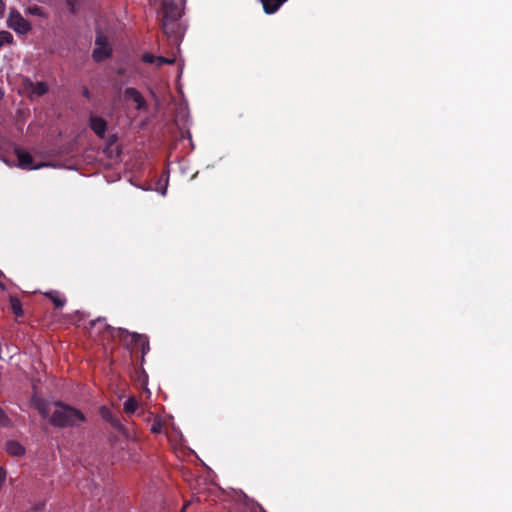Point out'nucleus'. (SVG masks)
Here are the masks:
<instances>
[{
    "label": "nucleus",
    "mask_w": 512,
    "mask_h": 512,
    "mask_svg": "<svg viewBox=\"0 0 512 512\" xmlns=\"http://www.w3.org/2000/svg\"><path fill=\"white\" fill-rule=\"evenodd\" d=\"M32 406L39 412L43 418L49 417V422L57 428L76 427L86 421L85 415L75 407L65 404L62 401L51 404L44 399L34 398Z\"/></svg>",
    "instance_id": "f257e3e1"
},
{
    "label": "nucleus",
    "mask_w": 512,
    "mask_h": 512,
    "mask_svg": "<svg viewBox=\"0 0 512 512\" xmlns=\"http://www.w3.org/2000/svg\"><path fill=\"white\" fill-rule=\"evenodd\" d=\"M184 4L185 0H162L158 15L161 29L168 38L178 39L180 36L179 20Z\"/></svg>",
    "instance_id": "f03ea898"
},
{
    "label": "nucleus",
    "mask_w": 512,
    "mask_h": 512,
    "mask_svg": "<svg viewBox=\"0 0 512 512\" xmlns=\"http://www.w3.org/2000/svg\"><path fill=\"white\" fill-rule=\"evenodd\" d=\"M91 330H95L100 334H103V338H114L119 337L121 340H125L129 335V331L124 328H114L105 322V319L98 318L89 323Z\"/></svg>",
    "instance_id": "7ed1b4c3"
},
{
    "label": "nucleus",
    "mask_w": 512,
    "mask_h": 512,
    "mask_svg": "<svg viewBox=\"0 0 512 512\" xmlns=\"http://www.w3.org/2000/svg\"><path fill=\"white\" fill-rule=\"evenodd\" d=\"M7 26L17 34L21 35L27 34L32 29L29 21H27L15 8L10 9L9 16L7 18Z\"/></svg>",
    "instance_id": "20e7f679"
},
{
    "label": "nucleus",
    "mask_w": 512,
    "mask_h": 512,
    "mask_svg": "<svg viewBox=\"0 0 512 512\" xmlns=\"http://www.w3.org/2000/svg\"><path fill=\"white\" fill-rule=\"evenodd\" d=\"M95 45L92 57L96 62H102L112 55V48L108 43V39L101 32H98L95 39Z\"/></svg>",
    "instance_id": "39448f33"
},
{
    "label": "nucleus",
    "mask_w": 512,
    "mask_h": 512,
    "mask_svg": "<svg viewBox=\"0 0 512 512\" xmlns=\"http://www.w3.org/2000/svg\"><path fill=\"white\" fill-rule=\"evenodd\" d=\"M23 87L29 93L30 98L34 96L41 97L49 91V86L46 82L40 81L34 83L29 78H24Z\"/></svg>",
    "instance_id": "423d86ee"
},
{
    "label": "nucleus",
    "mask_w": 512,
    "mask_h": 512,
    "mask_svg": "<svg viewBox=\"0 0 512 512\" xmlns=\"http://www.w3.org/2000/svg\"><path fill=\"white\" fill-rule=\"evenodd\" d=\"M15 154L18 159V166L21 169L34 170L47 166L46 163L34 165V158L32 157V155L29 152H26L20 148L15 149Z\"/></svg>",
    "instance_id": "0eeeda50"
},
{
    "label": "nucleus",
    "mask_w": 512,
    "mask_h": 512,
    "mask_svg": "<svg viewBox=\"0 0 512 512\" xmlns=\"http://www.w3.org/2000/svg\"><path fill=\"white\" fill-rule=\"evenodd\" d=\"M127 337L131 338L130 345L132 349H137L141 351L142 358L147 354L150 350L149 339L144 334H139L136 332H129Z\"/></svg>",
    "instance_id": "6e6552de"
},
{
    "label": "nucleus",
    "mask_w": 512,
    "mask_h": 512,
    "mask_svg": "<svg viewBox=\"0 0 512 512\" xmlns=\"http://www.w3.org/2000/svg\"><path fill=\"white\" fill-rule=\"evenodd\" d=\"M99 413L102 419L108 422L114 429L122 433L125 432V428L121 424L119 417L115 415L110 408L103 406L100 408Z\"/></svg>",
    "instance_id": "1a4fd4ad"
},
{
    "label": "nucleus",
    "mask_w": 512,
    "mask_h": 512,
    "mask_svg": "<svg viewBox=\"0 0 512 512\" xmlns=\"http://www.w3.org/2000/svg\"><path fill=\"white\" fill-rule=\"evenodd\" d=\"M89 127L99 138H104L107 131V121L99 116H91Z\"/></svg>",
    "instance_id": "9d476101"
},
{
    "label": "nucleus",
    "mask_w": 512,
    "mask_h": 512,
    "mask_svg": "<svg viewBox=\"0 0 512 512\" xmlns=\"http://www.w3.org/2000/svg\"><path fill=\"white\" fill-rule=\"evenodd\" d=\"M5 451L12 457H22L26 453L25 447L16 440H8L5 443Z\"/></svg>",
    "instance_id": "9b49d317"
},
{
    "label": "nucleus",
    "mask_w": 512,
    "mask_h": 512,
    "mask_svg": "<svg viewBox=\"0 0 512 512\" xmlns=\"http://www.w3.org/2000/svg\"><path fill=\"white\" fill-rule=\"evenodd\" d=\"M125 96L132 99L137 104L138 109H142L146 105L144 97L136 88H126Z\"/></svg>",
    "instance_id": "f8f14e48"
},
{
    "label": "nucleus",
    "mask_w": 512,
    "mask_h": 512,
    "mask_svg": "<svg viewBox=\"0 0 512 512\" xmlns=\"http://www.w3.org/2000/svg\"><path fill=\"white\" fill-rule=\"evenodd\" d=\"M44 296L51 300L55 306V308H62L65 303L66 299L61 296V294L58 291L52 290L44 293Z\"/></svg>",
    "instance_id": "ddd939ff"
},
{
    "label": "nucleus",
    "mask_w": 512,
    "mask_h": 512,
    "mask_svg": "<svg viewBox=\"0 0 512 512\" xmlns=\"http://www.w3.org/2000/svg\"><path fill=\"white\" fill-rule=\"evenodd\" d=\"M10 308L16 317H22L24 315V311L22 308V304L20 300L15 296H10Z\"/></svg>",
    "instance_id": "4468645a"
},
{
    "label": "nucleus",
    "mask_w": 512,
    "mask_h": 512,
    "mask_svg": "<svg viewBox=\"0 0 512 512\" xmlns=\"http://www.w3.org/2000/svg\"><path fill=\"white\" fill-rule=\"evenodd\" d=\"M138 408V402L134 397L128 398L124 403V412L126 414H133Z\"/></svg>",
    "instance_id": "2eb2a0df"
},
{
    "label": "nucleus",
    "mask_w": 512,
    "mask_h": 512,
    "mask_svg": "<svg viewBox=\"0 0 512 512\" xmlns=\"http://www.w3.org/2000/svg\"><path fill=\"white\" fill-rule=\"evenodd\" d=\"M0 427H3V428H12L13 427L12 419L7 415L5 410L1 407H0Z\"/></svg>",
    "instance_id": "dca6fc26"
},
{
    "label": "nucleus",
    "mask_w": 512,
    "mask_h": 512,
    "mask_svg": "<svg viewBox=\"0 0 512 512\" xmlns=\"http://www.w3.org/2000/svg\"><path fill=\"white\" fill-rule=\"evenodd\" d=\"M14 42L13 35L9 31H0V48L5 44H12Z\"/></svg>",
    "instance_id": "f3484780"
},
{
    "label": "nucleus",
    "mask_w": 512,
    "mask_h": 512,
    "mask_svg": "<svg viewBox=\"0 0 512 512\" xmlns=\"http://www.w3.org/2000/svg\"><path fill=\"white\" fill-rule=\"evenodd\" d=\"M27 14H30V15H33V16H37V17H45L46 14L44 13L43 11V8H41L40 6L38 5H32V6H29L26 11H25Z\"/></svg>",
    "instance_id": "a211bd4d"
},
{
    "label": "nucleus",
    "mask_w": 512,
    "mask_h": 512,
    "mask_svg": "<svg viewBox=\"0 0 512 512\" xmlns=\"http://www.w3.org/2000/svg\"><path fill=\"white\" fill-rule=\"evenodd\" d=\"M173 63H174V59L166 58L163 56H156L155 64L158 67H160L162 65H166V64H173Z\"/></svg>",
    "instance_id": "6ab92c4d"
},
{
    "label": "nucleus",
    "mask_w": 512,
    "mask_h": 512,
    "mask_svg": "<svg viewBox=\"0 0 512 512\" xmlns=\"http://www.w3.org/2000/svg\"><path fill=\"white\" fill-rule=\"evenodd\" d=\"M142 61L145 62V63H150V64L155 63L156 56H154L153 54L148 53V52L144 53L142 55Z\"/></svg>",
    "instance_id": "aec40b11"
},
{
    "label": "nucleus",
    "mask_w": 512,
    "mask_h": 512,
    "mask_svg": "<svg viewBox=\"0 0 512 512\" xmlns=\"http://www.w3.org/2000/svg\"><path fill=\"white\" fill-rule=\"evenodd\" d=\"M161 423L160 422H155L152 427H151V432L152 433H160L161 432Z\"/></svg>",
    "instance_id": "412c9836"
},
{
    "label": "nucleus",
    "mask_w": 512,
    "mask_h": 512,
    "mask_svg": "<svg viewBox=\"0 0 512 512\" xmlns=\"http://www.w3.org/2000/svg\"><path fill=\"white\" fill-rule=\"evenodd\" d=\"M6 479V471L3 467L0 466V487L4 484Z\"/></svg>",
    "instance_id": "4be33fe9"
},
{
    "label": "nucleus",
    "mask_w": 512,
    "mask_h": 512,
    "mask_svg": "<svg viewBox=\"0 0 512 512\" xmlns=\"http://www.w3.org/2000/svg\"><path fill=\"white\" fill-rule=\"evenodd\" d=\"M82 96L85 97L87 100L91 99L90 90L86 86L82 88Z\"/></svg>",
    "instance_id": "5701e85b"
},
{
    "label": "nucleus",
    "mask_w": 512,
    "mask_h": 512,
    "mask_svg": "<svg viewBox=\"0 0 512 512\" xmlns=\"http://www.w3.org/2000/svg\"><path fill=\"white\" fill-rule=\"evenodd\" d=\"M6 9V5L3 0H0V15H3Z\"/></svg>",
    "instance_id": "b1692460"
},
{
    "label": "nucleus",
    "mask_w": 512,
    "mask_h": 512,
    "mask_svg": "<svg viewBox=\"0 0 512 512\" xmlns=\"http://www.w3.org/2000/svg\"><path fill=\"white\" fill-rule=\"evenodd\" d=\"M99 490H100V488L98 486L94 485V488L91 491L92 496L93 497L98 496L99 495Z\"/></svg>",
    "instance_id": "393cba45"
},
{
    "label": "nucleus",
    "mask_w": 512,
    "mask_h": 512,
    "mask_svg": "<svg viewBox=\"0 0 512 512\" xmlns=\"http://www.w3.org/2000/svg\"><path fill=\"white\" fill-rule=\"evenodd\" d=\"M3 276V272L0 270V278ZM5 284L0 280V289L5 290Z\"/></svg>",
    "instance_id": "a878e982"
},
{
    "label": "nucleus",
    "mask_w": 512,
    "mask_h": 512,
    "mask_svg": "<svg viewBox=\"0 0 512 512\" xmlns=\"http://www.w3.org/2000/svg\"><path fill=\"white\" fill-rule=\"evenodd\" d=\"M189 503H186L182 509L180 510V512H186V508L188 507Z\"/></svg>",
    "instance_id": "bb28decb"
},
{
    "label": "nucleus",
    "mask_w": 512,
    "mask_h": 512,
    "mask_svg": "<svg viewBox=\"0 0 512 512\" xmlns=\"http://www.w3.org/2000/svg\"><path fill=\"white\" fill-rule=\"evenodd\" d=\"M42 508H43L42 506H37L34 508V511L37 512V511L41 510Z\"/></svg>",
    "instance_id": "cd10ccee"
}]
</instances>
